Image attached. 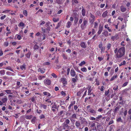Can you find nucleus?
<instances>
[{"mask_svg":"<svg viewBox=\"0 0 131 131\" xmlns=\"http://www.w3.org/2000/svg\"><path fill=\"white\" fill-rule=\"evenodd\" d=\"M10 44H11L13 46H15L17 44V42H11Z\"/></svg>","mask_w":131,"mask_h":131,"instance_id":"nucleus-56","label":"nucleus"},{"mask_svg":"<svg viewBox=\"0 0 131 131\" xmlns=\"http://www.w3.org/2000/svg\"><path fill=\"white\" fill-rule=\"evenodd\" d=\"M117 77V75H116L115 76H113L111 79L110 81H111L114 80L115 79H116Z\"/></svg>","mask_w":131,"mask_h":131,"instance_id":"nucleus-33","label":"nucleus"},{"mask_svg":"<svg viewBox=\"0 0 131 131\" xmlns=\"http://www.w3.org/2000/svg\"><path fill=\"white\" fill-rule=\"evenodd\" d=\"M36 119V117H33L31 120V122L32 124H35V122Z\"/></svg>","mask_w":131,"mask_h":131,"instance_id":"nucleus-44","label":"nucleus"},{"mask_svg":"<svg viewBox=\"0 0 131 131\" xmlns=\"http://www.w3.org/2000/svg\"><path fill=\"white\" fill-rule=\"evenodd\" d=\"M102 34L106 37H107L108 36V32L106 30H104Z\"/></svg>","mask_w":131,"mask_h":131,"instance_id":"nucleus-17","label":"nucleus"},{"mask_svg":"<svg viewBox=\"0 0 131 131\" xmlns=\"http://www.w3.org/2000/svg\"><path fill=\"white\" fill-rule=\"evenodd\" d=\"M75 125L77 128H79L80 129H82L80 127L81 124L80 122L79 121H77L75 122Z\"/></svg>","mask_w":131,"mask_h":131,"instance_id":"nucleus-9","label":"nucleus"},{"mask_svg":"<svg viewBox=\"0 0 131 131\" xmlns=\"http://www.w3.org/2000/svg\"><path fill=\"white\" fill-rule=\"evenodd\" d=\"M75 101H72L68 107V109L69 110L71 109V107H72L75 104Z\"/></svg>","mask_w":131,"mask_h":131,"instance_id":"nucleus-11","label":"nucleus"},{"mask_svg":"<svg viewBox=\"0 0 131 131\" xmlns=\"http://www.w3.org/2000/svg\"><path fill=\"white\" fill-rule=\"evenodd\" d=\"M128 82H126L122 85V87H124L126 86L128 84Z\"/></svg>","mask_w":131,"mask_h":131,"instance_id":"nucleus-60","label":"nucleus"},{"mask_svg":"<svg viewBox=\"0 0 131 131\" xmlns=\"http://www.w3.org/2000/svg\"><path fill=\"white\" fill-rule=\"evenodd\" d=\"M78 107L77 105H74V109L76 111L78 109Z\"/></svg>","mask_w":131,"mask_h":131,"instance_id":"nucleus-62","label":"nucleus"},{"mask_svg":"<svg viewBox=\"0 0 131 131\" xmlns=\"http://www.w3.org/2000/svg\"><path fill=\"white\" fill-rule=\"evenodd\" d=\"M81 70L83 72H86L87 71V70L86 68L85 67H84L83 68H81Z\"/></svg>","mask_w":131,"mask_h":131,"instance_id":"nucleus-36","label":"nucleus"},{"mask_svg":"<svg viewBox=\"0 0 131 131\" xmlns=\"http://www.w3.org/2000/svg\"><path fill=\"white\" fill-rule=\"evenodd\" d=\"M70 122V121L68 119H67L65 121V122L64 123H65V124H67L68 125V124H69Z\"/></svg>","mask_w":131,"mask_h":131,"instance_id":"nucleus-49","label":"nucleus"},{"mask_svg":"<svg viewBox=\"0 0 131 131\" xmlns=\"http://www.w3.org/2000/svg\"><path fill=\"white\" fill-rule=\"evenodd\" d=\"M8 96L9 97V98L10 100L12 99L14 97V96L11 95H9Z\"/></svg>","mask_w":131,"mask_h":131,"instance_id":"nucleus-55","label":"nucleus"},{"mask_svg":"<svg viewBox=\"0 0 131 131\" xmlns=\"http://www.w3.org/2000/svg\"><path fill=\"white\" fill-rule=\"evenodd\" d=\"M81 123L82 124H87L88 122H87L85 121V120L84 119H82L81 121Z\"/></svg>","mask_w":131,"mask_h":131,"instance_id":"nucleus-30","label":"nucleus"},{"mask_svg":"<svg viewBox=\"0 0 131 131\" xmlns=\"http://www.w3.org/2000/svg\"><path fill=\"white\" fill-rule=\"evenodd\" d=\"M74 69L78 72H80V70H79L78 67L77 66L74 67Z\"/></svg>","mask_w":131,"mask_h":131,"instance_id":"nucleus-53","label":"nucleus"},{"mask_svg":"<svg viewBox=\"0 0 131 131\" xmlns=\"http://www.w3.org/2000/svg\"><path fill=\"white\" fill-rule=\"evenodd\" d=\"M98 25V24L97 22H95L94 23V28L95 29L97 28Z\"/></svg>","mask_w":131,"mask_h":131,"instance_id":"nucleus-35","label":"nucleus"},{"mask_svg":"<svg viewBox=\"0 0 131 131\" xmlns=\"http://www.w3.org/2000/svg\"><path fill=\"white\" fill-rule=\"evenodd\" d=\"M70 74L71 77H74L76 75V73L75 71L73 69H71L70 71Z\"/></svg>","mask_w":131,"mask_h":131,"instance_id":"nucleus-12","label":"nucleus"},{"mask_svg":"<svg viewBox=\"0 0 131 131\" xmlns=\"http://www.w3.org/2000/svg\"><path fill=\"white\" fill-rule=\"evenodd\" d=\"M36 111L37 113L39 114H40L42 112V111L41 110H38V109H37L36 110Z\"/></svg>","mask_w":131,"mask_h":131,"instance_id":"nucleus-63","label":"nucleus"},{"mask_svg":"<svg viewBox=\"0 0 131 131\" xmlns=\"http://www.w3.org/2000/svg\"><path fill=\"white\" fill-rule=\"evenodd\" d=\"M107 13H108V12H107V10H106V11L104 12H103V13L102 14V17L104 18L106 17V16H107Z\"/></svg>","mask_w":131,"mask_h":131,"instance_id":"nucleus-22","label":"nucleus"},{"mask_svg":"<svg viewBox=\"0 0 131 131\" xmlns=\"http://www.w3.org/2000/svg\"><path fill=\"white\" fill-rule=\"evenodd\" d=\"M104 58V56L102 57H98L97 59L99 62H101L102 60H103Z\"/></svg>","mask_w":131,"mask_h":131,"instance_id":"nucleus-34","label":"nucleus"},{"mask_svg":"<svg viewBox=\"0 0 131 131\" xmlns=\"http://www.w3.org/2000/svg\"><path fill=\"white\" fill-rule=\"evenodd\" d=\"M5 71L4 70H2L0 71V74L1 75H4L5 74Z\"/></svg>","mask_w":131,"mask_h":131,"instance_id":"nucleus-43","label":"nucleus"},{"mask_svg":"<svg viewBox=\"0 0 131 131\" xmlns=\"http://www.w3.org/2000/svg\"><path fill=\"white\" fill-rule=\"evenodd\" d=\"M80 46L81 47L84 48H86V45L85 42H81L80 44Z\"/></svg>","mask_w":131,"mask_h":131,"instance_id":"nucleus-14","label":"nucleus"},{"mask_svg":"<svg viewBox=\"0 0 131 131\" xmlns=\"http://www.w3.org/2000/svg\"><path fill=\"white\" fill-rule=\"evenodd\" d=\"M88 23L87 19H83V23L81 25L80 27L82 30H84L86 27Z\"/></svg>","mask_w":131,"mask_h":131,"instance_id":"nucleus-2","label":"nucleus"},{"mask_svg":"<svg viewBox=\"0 0 131 131\" xmlns=\"http://www.w3.org/2000/svg\"><path fill=\"white\" fill-rule=\"evenodd\" d=\"M59 20V19L58 18H53V20L54 22H57Z\"/></svg>","mask_w":131,"mask_h":131,"instance_id":"nucleus-47","label":"nucleus"},{"mask_svg":"<svg viewBox=\"0 0 131 131\" xmlns=\"http://www.w3.org/2000/svg\"><path fill=\"white\" fill-rule=\"evenodd\" d=\"M116 121L117 122H121L122 123L123 121L121 117H118L116 119Z\"/></svg>","mask_w":131,"mask_h":131,"instance_id":"nucleus-28","label":"nucleus"},{"mask_svg":"<svg viewBox=\"0 0 131 131\" xmlns=\"http://www.w3.org/2000/svg\"><path fill=\"white\" fill-rule=\"evenodd\" d=\"M86 89V88H85V87H84L83 88L80 90L77 93V96L79 97H81V94L83 91H85Z\"/></svg>","mask_w":131,"mask_h":131,"instance_id":"nucleus-5","label":"nucleus"},{"mask_svg":"<svg viewBox=\"0 0 131 131\" xmlns=\"http://www.w3.org/2000/svg\"><path fill=\"white\" fill-rule=\"evenodd\" d=\"M118 86L117 85H115L113 88V89L115 91L117 90L118 89Z\"/></svg>","mask_w":131,"mask_h":131,"instance_id":"nucleus-52","label":"nucleus"},{"mask_svg":"<svg viewBox=\"0 0 131 131\" xmlns=\"http://www.w3.org/2000/svg\"><path fill=\"white\" fill-rule=\"evenodd\" d=\"M46 76H45L39 75L38 77V79L39 80H41L43 78H45Z\"/></svg>","mask_w":131,"mask_h":131,"instance_id":"nucleus-31","label":"nucleus"},{"mask_svg":"<svg viewBox=\"0 0 131 131\" xmlns=\"http://www.w3.org/2000/svg\"><path fill=\"white\" fill-rule=\"evenodd\" d=\"M99 47L100 49L101 53H104L105 51V47L103 46L102 43H101L99 45Z\"/></svg>","mask_w":131,"mask_h":131,"instance_id":"nucleus-4","label":"nucleus"},{"mask_svg":"<svg viewBox=\"0 0 131 131\" xmlns=\"http://www.w3.org/2000/svg\"><path fill=\"white\" fill-rule=\"evenodd\" d=\"M70 33V31L69 30L67 31V30H66L65 31L64 34H66V36H67L68 35V34Z\"/></svg>","mask_w":131,"mask_h":131,"instance_id":"nucleus-58","label":"nucleus"},{"mask_svg":"<svg viewBox=\"0 0 131 131\" xmlns=\"http://www.w3.org/2000/svg\"><path fill=\"white\" fill-rule=\"evenodd\" d=\"M52 108L56 109L57 108V105L54 103L52 106Z\"/></svg>","mask_w":131,"mask_h":131,"instance_id":"nucleus-64","label":"nucleus"},{"mask_svg":"<svg viewBox=\"0 0 131 131\" xmlns=\"http://www.w3.org/2000/svg\"><path fill=\"white\" fill-rule=\"evenodd\" d=\"M39 46L37 45L36 44L34 46V49L35 50H36L38 49Z\"/></svg>","mask_w":131,"mask_h":131,"instance_id":"nucleus-48","label":"nucleus"},{"mask_svg":"<svg viewBox=\"0 0 131 131\" xmlns=\"http://www.w3.org/2000/svg\"><path fill=\"white\" fill-rule=\"evenodd\" d=\"M72 82L73 83H75L77 81V80L76 79L74 78H72Z\"/></svg>","mask_w":131,"mask_h":131,"instance_id":"nucleus-54","label":"nucleus"},{"mask_svg":"<svg viewBox=\"0 0 131 131\" xmlns=\"http://www.w3.org/2000/svg\"><path fill=\"white\" fill-rule=\"evenodd\" d=\"M43 94L47 96L48 97H49L51 96V94L50 93L46 91L43 92Z\"/></svg>","mask_w":131,"mask_h":131,"instance_id":"nucleus-20","label":"nucleus"},{"mask_svg":"<svg viewBox=\"0 0 131 131\" xmlns=\"http://www.w3.org/2000/svg\"><path fill=\"white\" fill-rule=\"evenodd\" d=\"M110 92V91L109 90H107V91H105V96H107L108 95Z\"/></svg>","mask_w":131,"mask_h":131,"instance_id":"nucleus-59","label":"nucleus"},{"mask_svg":"<svg viewBox=\"0 0 131 131\" xmlns=\"http://www.w3.org/2000/svg\"><path fill=\"white\" fill-rule=\"evenodd\" d=\"M62 126L64 129H68L70 127L68 125L65 124V123L62 124Z\"/></svg>","mask_w":131,"mask_h":131,"instance_id":"nucleus-6","label":"nucleus"},{"mask_svg":"<svg viewBox=\"0 0 131 131\" xmlns=\"http://www.w3.org/2000/svg\"><path fill=\"white\" fill-rule=\"evenodd\" d=\"M71 25V23L70 21H68L67 23L66 27L68 28H69L70 27Z\"/></svg>","mask_w":131,"mask_h":131,"instance_id":"nucleus-27","label":"nucleus"},{"mask_svg":"<svg viewBox=\"0 0 131 131\" xmlns=\"http://www.w3.org/2000/svg\"><path fill=\"white\" fill-rule=\"evenodd\" d=\"M20 69L22 70H25L26 69V66L25 65H21L20 66Z\"/></svg>","mask_w":131,"mask_h":131,"instance_id":"nucleus-42","label":"nucleus"},{"mask_svg":"<svg viewBox=\"0 0 131 131\" xmlns=\"http://www.w3.org/2000/svg\"><path fill=\"white\" fill-rule=\"evenodd\" d=\"M115 54V57L116 59H119L123 57L125 53V48L124 47L119 48L118 50L117 48H116L114 50Z\"/></svg>","mask_w":131,"mask_h":131,"instance_id":"nucleus-1","label":"nucleus"},{"mask_svg":"<svg viewBox=\"0 0 131 131\" xmlns=\"http://www.w3.org/2000/svg\"><path fill=\"white\" fill-rule=\"evenodd\" d=\"M121 11L123 12H125L126 10L125 7L123 6H121Z\"/></svg>","mask_w":131,"mask_h":131,"instance_id":"nucleus-26","label":"nucleus"},{"mask_svg":"<svg viewBox=\"0 0 131 131\" xmlns=\"http://www.w3.org/2000/svg\"><path fill=\"white\" fill-rule=\"evenodd\" d=\"M104 28L107 29L108 31L109 32H111L112 31V30L110 28V27L108 26V24L105 25L104 26Z\"/></svg>","mask_w":131,"mask_h":131,"instance_id":"nucleus-16","label":"nucleus"},{"mask_svg":"<svg viewBox=\"0 0 131 131\" xmlns=\"http://www.w3.org/2000/svg\"><path fill=\"white\" fill-rule=\"evenodd\" d=\"M40 107L41 108H43L44 109H46L47 107V106L43 104H41L40 105Z\"/></svg>","mask_w":131,"mask_h":131,"instance_id":"nucleus-19","label":"nucleus"},{"mask_svg":"<svg viewBox=\"0 0 131 131\" xmlns=\"http://www.w3.org/2000/svg\"><path fill=\"white\" fill-rule=\"evenodd\" d=\"M5 69L7 70H10L12 72H13L14 71L13 69L10 66L7 67Z\"/></svg>","mask_w":131,"mask_h":131,"instance_id":"nucleus-46","label":"nucleus"},{"mask_svg":"<svg viewBox=\"0 0 131 131\" xmlns=\"http://www.w3.org/2000/svg\"><path fill=\"white\" fill-rule=\"evenodd\" d=\"M6 74L8 75H13L14 73L10 72L7 71L6 72Z\"/></svg>","mask_w":131,"mask_h":131,"instance_id":"nucleus-50","label":"nucleus"},{"mask_svg":"<svg viewBox=\"0 0 131 131\" xmlns=\"http://www.w3.org/2000/svg\"><path fill=\"white\" fill-rule=\"evenodd\" d=\"M4 92L6 93L7 94H12V90H4L3 91Z\"/></svg>","mask_w":131,"mask_h":131,"instance_id":"nucleus-23","label":"nucleus"},{"mask_svg":"<svg viewBox=\"0 0 131 131\" xmlns=\"http://www.w3.org/2000/svg\"><path fill=\"white\" fill-rule=\"evenodd\" d=\"M121 107V106H119H119L116 107L115 109L114 110V112L115 113H116L117 111L119 110Z\"/></svg>","mask_w":131,"mask_h":131,"instance_id":"nucleus-37","label":"nucleus"},{"mask_svg":"<svg viewBox=\"0 0 131 131\" xmlns=\"http://www.w3.org/2000/svg\"><path fill=\"white\" fill-rule=\"evenodd\" d=\"M82 14L83 16H84L85 14V11L84 8H83V7L82 6Z\"/></svg>","mask_w":131,"mask_h":131,"instance_id":"nucleus-25","label":"nucleus"},{"mask_svg":"<svg viewBox=\"0 0 131 131\" xmlns=\"http://www.w3.org/2000/svg\"><path fill=\"white\" fill-rule=\"evenodd\" d=\"M90 18L89 19V22L91 24H92L95 21V17L92 14H90Z\"/></svg>","mask_w":131,"mask_h":131,"instance_id":"nucleus-3","label":"nucleus"},{"mask_svg":"<svg viewBox=\"0 0 131 131\" xmlns=\"http://www.w3.org/2000/svg\"><path fill=\"white\" fill-rule=\"evenodd\" d=\"M7 100L8 99L6 97H4L1 100V101L3 102V103H6Z\"/></svg>","mask_w":131,"mask_h":131,"instance_id":"nucleus-21","label":"nucleus"},{"mask_svg":"<svg viewBox=\"0 0 131 131\" xmlns=\"http://www.w3.org/2000/svg\"><path fill=\"white\" fill-rule=\"evenodd\" d=\"M88 95H90L92 93V89L91 88V87H90L88 88Z\"/></svg>","mask_w":131,"mask_h":131,"instance_id":"nucleus-24","label":"nucleus"},{"mask_svg":"<svg viewBox=\"0 0 131 131\" xmlns=\"http://www.w3.org/2000/svg\"><path fill=\"white\" fill-rule=\"evenodd\" d=\"M31 54V52L30 51H29L27 53L25 54V56L27 58H29L30 57Z\"/></svg>","mask_w":131,"mask_h":131,"instance_id":"nucleus-29","label":"nucleus"},{"mask_svg":"<svg viewBox=\"0 0 131 131\" xmlns=\"http://www.w3.org/2000/svg\"><path fill=\"white\" fill-rule=\"evenodd\" d=\"M89 119L93 121V120H95L96 121V118L92 117H90L89 118Z\"/></svg>","mask_w":131,"mask_h":131,"instance_id":"nucleus-57","label":"nucleus"},{"mask_svg":"<svg viewBox=\"0 0 131 131\" xmlns=\"http://www.w3.org/2000/svg\"><path fill=\"white\" fill-rule=\"evenodd\" d=\"M8 45L9 43L8 41L5 42L4 44V46L6 47H7L8 46Z\"/></svg>","mask_w":131,"mask_h":131,"instance_id":"nucleus-51","label":"nucleus"},{"mask_svg":"<svg viewBox=\"0 0 131 131\" xmlns=\"http://www.w3.org/2000/svg\"><path fill=\"white\" fill-rule=\"evenodd\" d=\"M62 57L64 60H66L67 59V57L65 53H63L62 55Z\"/></svg>","mask_w":131,"mask_h":131,"instance_id":"nucleus-41","label":"nucleus"},{"mask_svg":"<svg viewBox=\"0 0 131 131\" xmlns=\"http://www.w3.org/2000/svg\"><path fill=\"white\" fill-rule=\"evenodd\" d=\"M111 46V44L110 43H108L107 44V50L110 49Z\"/></svg>","mask_w":131,"mask_h":131,"instance_id":"nucleus-39","label":"nucleus"},{"mask_svg":"<svg viewBox=\"0 0 131 131\" xmlns=\"http://www.w3.org/2000/svg\"><path fill=\"white\" fill-rule=\"evenodd\" d=\"M38 72H40L42 74H43L45 72V69L40 68L38 69Z\"/></svg>","mask_w":131,"mask_h":131,"instance_id":"nucleus-15","label":"nucleus"},{"mask_svg":"<svg viewBox=\"0 0 131 131\" xmlns=\"http://www.w3.org/2000/svg\"><path fill=\"white\" fill-rule=\"evenodd\" d=\"M102 117L101 115H98L96 117V121L98 122H101V118Z\"/></svg>","mask_w":131,"mask_h":131,"instance_id":"nucleus-10","label":"nucleus"},{"mask_svg":"<svg viewBox=\"0 0 131 131\" xmlns=\"http://www.w3.org/2000/svg\"><path fill=\"white\" fill-rule=\"evenodd\" d=\"M25 26V24L23 22H20L19 25H18V26L19 27H24Z\"/></svg>","mask_w":131,"mask_h":131,"instance_id":"nucleus-40","label":"nucleus"},{"mask_svg":"<svg viewBox=\"0 0 131 131\" xmlns=\"http://www.w3.org/2000/svg\"><path fill=\"white\" fill-rule=\"evenodd\" d=\"M77 118V117L76 114H73L70 117V118H69L70 120H73V119H76Z\"/></svg>","mask_w":131,"mask_h":131,"instance_id":"nucleus-13","label":"nucleus"},{"mask_svg":"<svg viewBox=\"0 0 131 131\" xmlns=\"http://www.w3.org/2000/svg\"><path fill=\"white\" fill-rule=\"evenodd\" d=\"M10 11V10H5L3 11L2 12V13H8Z\"/></svg>","mask_w":131,"mask_h":131,"instance_id":"nucleus-61","label":"nucleus"},{"mask_svg":"<svg viewBox=\"0 0 131 131\" xmlns=\"http://www.w3.org/2000/svg\"><path fill=\"white\" fill-rule=\"evenodd\" d=\"M72 4L74 5L75 4H77L79 2L77 0H72Z\"/></svg>","mask_w":131,"mask_h":131,"instance_id":"nucleus-32","label":"nucleus"},{"mask_svg":"<svg viewBox=\"0 0 131 131\" xmlns=\"http://www.w3.org/2000/svg\"><path fill=\"white\" fill-rule=\"evenodd\" d=\"M86 62L84 61H82L79 64V65L80 66H82L83 65H84L85 64Z\"/></svg>","mask_w":131,"mask_h":131,"instance_id":"nucleus-45","label":"nucleus"},{"mask_svg":"<svg viewBox=\"0 0 131 131\" xmlns=\"http://www.w3.org/2000/svg\"><path fill=\"white\" fill-rule=\"evenodd\" d=\"M103 26H101V25H100L99 27V30L97 32L98 35H99L101 33L103 30Z\"/></svg>","mask_w":131,"mask_h":131,"instance_id":"nucleus-7","label":"nucleus"},{"mask_svg":"<svg viewBox=\"0 0 131 131\" xmlns=\"http://www.w3.org/2000/svg\"><path fill=\"white\" fill-rule=\"evenodd\" d=\"M89 111L92 114H95L96 113V111L92 108H90L89 109Z\"/></svg>","mask_w":131,"mask_h":131,"instance_id":"nucleus-18","label":"nucleus"},{"mask_svg":"<svg viewBox=\"0 0 131 131\" xmlns=\"http://www.w3.org/2000/svg\"><path fill=\"white\" fill-rule=\"evenodd\" d=\"M44 82L46 85H50L51 84V80L48 79H45L44 81Z\"/></svg>","mask_w":131,"mask_h":131,"instance_id":"nucleus-8","label":"nucleus"},{"mask_svg":"<svg viewBox=\"0 0 131 131\" xmlns=\"http://www.w3.org/2000/svg\"><path fill=\"white\" fill-rule=\"evenodd\" d=\"M23 14L25 16H27L28 15L27 12L26 10H24L23 11Z\"/></svg>","mask_w":131,"mask_h":131,"instance_id":"nucleus-38","label":"nucleus"}]
</instances>
